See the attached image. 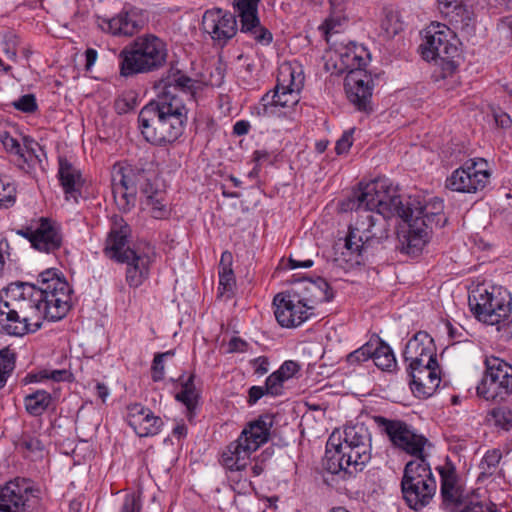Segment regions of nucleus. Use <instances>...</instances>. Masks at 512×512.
<instances>
[{
	"instance_id": "obj_45",
	"label": "nucleus",
	"mask_w": 512,
	"mask_h": 512,
	"mask_svg": "<svg viewBox=\"0 0 512 512\" xmlns=\"http://www.w3.org/2000/svg\"><path fill=\"white\" fill-rule=\"evenodd\" d=\"M175 399L181 402L186 407V416L191 421L195 414V409L198 403V394L192 390H181L175 395Z\"/></svg>"
},
{
	"instance_id": "obj_6",
	"label": "nucleus",
	"mask_w": 512,
	"mask_h": 512,
	"mask_svg": "<svg viewBox=\"0 0 512 512\" xmlns=\"http://www.w3.org/2000/svg\"><path fill=\"white\" fill-rule=\"evenodd\" d=\"M130 233L131 229L124 219L115 216L106 238L104 253L116 262L127 264L126 282L130 287L137 288L148 279L156 254L150 245L135 249L126 247Z\"/></svg>"
},
{
	"instance_id": "obj_51",
	"label": "nucleus",
	"mask_w": 512,
	"mask_h": 512,
	"mask_svg": "<svg viewBox=\"0 0 512 512\" xmlns=\"http://www.w3.org/2000/svg\"><path fill=\"white\" fill-rule=\"evenodd\" d=\"M286 382L276 371L270 374L265 382L266 392L271 396H279L283 393Z\"/></svg>"
},
{
	"instance_id": "obj_16",
	"label": "nucleus",
	"mask_w": 512,
	"mask_h": 512,
	"mask_svg": "<svg viewBox=\"0 0 512 512\" xmlns=\"http://www.w3.org/2000/svg\"><path fill=\"white\" fill-rule=\"evenodd\" d=\"M403 358L407 363V373H415L419 367L423 372L430 373L429 364L437 365L438 363L433 339L426 332L416 333L406 343Z\"/></svg>"
},
{
	"instance_id": "obj_3",
	"label": "nucleus",
	"mask_w": 512,
	"mask_h": 512,
	"mask_svg": "<svg viewBox=\"0 0 512 512\" xmlns=\"http://www.w3.org/2000/svg\"><path fill=\"white\" fill-rule=\"evenodd\" d=\"M153 174L128 163H115L111 170L112 193L116 205L123 212L130 211L140 193L141 205L149 209L155 219L169 215L165 192L153 182Z\"/></svg>"
},
{
	"instance_id": "obj_22",
	"label": "nucleus",
	"mask_w": 512,
	"mask_h": 512,
	"mask_svg": "<svg viewBox=\"0 0 512 512\" xmlns=\"http://www.w3.org/2000/svg\"><path fill=\"white\" fill-rule=\"evenodd\" d=\"M298 93L290 89H280L276 85L273 91L262 96L259 103L254 106V114L258 117H280L285 114L283 109L291 108L298 103Z\"/></svg>"
},
{
	"instance_id": "obj_33",
	"label": "nucleus",
	"mask_w": 512,
	"mask_h": 512,
	"mask_svg": "<svg viewBox=\"0 0 512 512\" xmlns=\"http://www.w3.org/2000/svg\"><path fill=\"white\" fill-rule=\"evenodd\" d=\"M340 59L348 72H350L364 69L370 60V55L363 45L351 43L340 52Z\"/></svg>"
},
{
	"instance_id": "obj_49",
	"label": "nucleus",
	"mask_w": 512,
	"mask_h": 512,
	"mask_svg": "<svg viewBox=\"0 0 512 512\" xmlns=\"http://www.w3.org/2000/svg\"><path fill=\"white\" fill-rule=\"evenodd\" d=\"M16 189L13 184L0 178V209L8 208L15 202Z\"/></svg>"
},
{
	"instance_id": "obj_63",
	"label": "nucleus",
	"mask_w": 512,
	"mask_h": 512,
	"mask_svg": "<svg viewBox=\"0 0 512 512\" xmlns=\"http://www.w3.org/2000/svg\"><path fill=\"white\" fill-rule=\"evenodd\" d=\"M253 365L255 367V372L259 375H263L268 371V360L265 357H258L253 360Z\"/></svg>"
},
{
	"instance_id": "obj_57",
	"label": "nucleus",
	"mask_w": 512,
	"mask_h": 512,
	"mask_svg": "<svg viewBox=\"0 0 512 512\" xmlns=\"http://www.w3.org/2000/svg\"><path fill=\"white\" fill-rule=\"evenodd\" d=\"M353 129L345 131L341 138L336 142L335 150L337 154H344L349 151L352 146Z\"/></svg>"
},
{
	"instance_id": "obj_59",
	"label": "nucleus",
	"mask_w": 512,
	"mask_h": 512,
	"mask_svg": "<svg viewBox=\"0 0 512 512\" xmlns=\"http://www.w3.org/2000/svg\"><path fill=\"white\" fill-rule=\"evenodd\" d=\"M265 394H267L265 386H252L248 392V403L255 404Z\"/></svg>"
},
{
	"instance_id": "obj_34",
	"label": "nucleus",
	"mask_w": 512,
	"mask_h": 512,
	"mask_svg": "<svg viewBox=\"0 0 512 512\" xmlns=\"http://www.w3.org/2000/svg\"><path fill=\"white\" fill-rule=\"evenodd\" d=\"M233 256L229 251H224L221 254L220 263L218 267V275H219V292L223 294H228V297H231L234 293V289L236 286V279L234 275V271L232 269Z\"/></svg>"
},
{
	"instance_id": "obj_27",
	"label": "nucleus",
	"mask_w": 512,
	"mask_h": 512,
	"mask_svg": "<svg viewBox=\"0 0 512 512\" xmlns=\"http://www.w3.org/2000/svg\"><path fill=\"white\" fill-rule=\"evenodd\" d=\"M31 489L26 479L17 478L0 487V512H31L27 493Z\"/></svg>"
},
{
	"instance_id": "obj_44",
	"label": "nucleus",
	"mask_w": 512,
	"mask_h": 512,
	"mask_svg": "<svg viewBox=\"0 0 512 512\" xmlns=\"http://www.w3.org/2000/svg\"><path fill=\"white\" fill-rule=\"evenodd\" d=\"M138 105V97L135 92L128 91L118 96L114 102L117 114L122 115L134 110Z\"/></svg>"
},
{
	"instance_id": "obj_35",
	"label": "nucleus",
	"mask_w": 512,
	"mask_h": 512,
	"mask_svg": "<svg viewBox=\"0 0 512 512\" xmlns=\"http://www.w3.org/2000/svg\"><path fill=\"white\" fill-rule=\"evenodd\" d=\"M304 84V75L301 66H293L291 64L284 63L280 66L277 85L280 89H290L295 92H299Z\"/></svg>"
},
{
	"instance_id": "obj_64",
	"label": "nucleus",
	"mask_w": 512,
	"mask_h": 512,
	"mask_svg": "<svg viewBox=\"0 0 512 512\" xmlns=\"http://www.w3.org/2000/svg\"><path fill=\"white\" fill-rule=\"evenodd\" d=\"M21 445L29 451L42 450L43 448L41 441L36 438H25Z\"/></svg>"
},
{
	"instance_id": "obj_46",
	"label": "nucleus",
	"mask_w": 512,
	"mask_h": 512,
	"mask_svg": "<svg viewBox=\"0 0 512 512\" xmlns=\"http://www.w3.org/2000/svg\"><path fill=\"white\" fill-rule=\"evenodd\" d=\"M491 417L496 426L507 431L512 429V410L510 408H494L491 411Z\"/></svg>"
},
{
	"instance_id": "obj_29",
	"label": "nucleus",
	"mask_w": 512,
	"mask_h": 512,
	"mask_svg": "<svg viewBox=\"0 0 512 512\" xmlns=\"http://www.w3.org/2000/svg\"><path fill=\"white\" fill-rule=\"evenodd\" d=\"M255 451L250 444L239 436L223 451L221 463L231 471L242 470L247 466L251 454Z\"/></svg>"
},
{
	"instance_id": "obj_20",
	"label": "nucleus",
	"mask_w": 512,
	"mask_h": 512,
	"mask_svg": "<svg viewBox=\"0 0 512 512\" xmlns=\"http://www.w3.org/2000/svg\"><path fill=\"white\" fill-rule=\"evenodd\" d=\"M440 475V494L445 508L456 511L465 504L464 487L458 477L455 466L446 462L437 467Z\"/></svg>"
},
{
	"instance_id": "obj_18",
	"label": "nucleus",
	"mask_w": 512,
	"mask_h": 512,
	"mask_svg": "<svg viewBox=\"0 0 512 512\" xmlns=\"http://www.w3.org/2000/svg\"><path fill=\"white\" fill-rule=\"evenodd\" d=\"M273 304L276 320L282 327H297L313 314V311L304 306L300 298H293V293L289 289L277 294Z\"/></svg>"
},
{
	"instance_id": "obj_52",
	"label": "nucleus",
	"mask_w": 512,
	"mask_h": 512,
	"mask_svg": "<svg viewBox=\"0 0 512 512\" xmlns=\"http://www.w3.org/2000/svg\"><path fill=\"white\" fill-rule=\"evenodd\" d=\"M13 106L19 111L32 113L37 110L36 98L33 94H25L15 101Z\"/></svg>"
},
{
	"instance_id": "obj_40",
	"label": "nucleus",
	"mask_w": 512,
	"mask_h": 512,
	"mask_svg": "<svg viewBox=\"0 0 512 512\" xmlns=\"http://www.w3.org/2000/svg\"><path fill=\"white\" fill-rule=\"evenodd\" d=\"M194 85L195 81L193 79L178 72L164 81L161 92H166L168 89H171L174 93L180 96V92H191Z\"/></svg>"
},
{
	"instance_id": "obj_42",
	"label": "nucleus",
	"mask_w": 512,
	"mask_h": 512,
	"mask_svg": "<svg viewBox=\"0 0 512 512\" xmlns=\"http://www.w3.org/2000/svg\"><path fill=\"white\" fill-rule=\"evenodd\" d=\"M260 0H234V8L239 18H244L247 22L257 20L258 4Z\"/></svg>"
},
{
	"instance_id": "obj_1",
	"label": "nucleus",
	"mask_w": 512,
	"mask_h": 512,
	"mask_svg": "<svg viewBox=\"0 0 512 512\" xmlns=\"http://www.w3.org/2000/svg\"><path fill=\"white\" fill-rule=\"evenodd\" d=\"M353 203L357 219L349 226L344 245L346 252H342L349 256L345 261L351 266L364 261L388 238V220L393 216L401 219L420 217V221L432 230L443 227L447 220L443 200L434 198L423 204L417 197H408L403 201L386 178L360 183L354 192Z\"/></svg>"
},
{
	"instance_id": "obj_13",
	"label": "nucleus",
	"mask_w": 512,
	"mask_h": 512,
	"mask_svg": "<svg viewBox=\"0 0 512 512\" xmlns=\"http://www.w3.org/2000/svg\"><path fill=\"white\" fill-rule=\"evenodd\" d=\"M16 234L27 239L32 248L46 254H55L63 244L60 225L47 217L31 219L17 229Z\"/></svg>"
},
{
	"instance_id": "obj_58",
	"label": "nucleus",
	"mask_w": 512,
	"mask_h": 512,
	"mask_svg": "<svg viewBox=\"0 0 512 512\" xmlns=\"http://www.w3.org/2000/svg\"><path fill=\"white\" fill-rule=\"evenodd\" d=\"M461 512H498L494 504L471 503L466 505Z\"/></svg>"
},
{
	"instance_id": "obj_48",
	"label": "nucleus",
	"mask_w": 512,
	"mask_h": 512,
	"mask_svg": "<svg viewBox=\"0 0 512 512\" xmlns=\"http://www.w3.org/2000/svg\"><path fill=\"white\" fill-rule=\"evenodd\" d=\"M372 346H374L373 341H369L362 345L360 348L356 349L355 351L351 352L347 355V362L351 365L353 364H360L362 362H365L369 359H371L373 355Z\"/></svg>"
},
{
	"instance_id": "obj_24",
	"label": "nucleus",
	"mask_w": 512,
	"mask_h": 512,
	"mask_svg": "<svg viewBox=\"0 0 512 512\" xmlns=\"http://www.w3.org/2000/svg\"><path fill=\"white\" fill-rule=\"evenodd\" d=\"M441 14L449 19L453 28L463 36L470 37L475 32L476 20L474 12L460 0H438Z\"/></svg>"
},
{
	"instance_id": "obj_56",
	"label": "nucleus",
	"mask_w": 512,
	"mask_h": 512,
	"mask_svg": "<svg viewBox=\"0 0 512 512\" xmlns=\"http://www.w3.org/2000/svg\"><path fill=\"white\" fill-rule=\"evenodd\" d=\"M164 359L163 355H155L151 367L152 379L159 382L164 378Z\"/></svg>"
},
{
	"instance_id": "obj_30",
	"label": "nucleus",
	"mask_w": 512,
	"mask_h": 512,
	"mask_svg": "<svg viewBox=\"0 0 512 512\" xmlns=\"http://www.w3.org/2000/svg\"><path fill=\"white\" fill-rule=\"evenodd\" d=\"M272 426L273 416L261 415L256 420L249 422L239 436L250 444L252 449L258 450L261 445L268 442Z\"/></svg>"
},
{
	"instance_id": "obj_55",
	"label": "nucleus",
	"mask_w": 512,
	"mask_h": 512,
	"mask_svg": "<svg viewBox=\"0 0 512 512\" xmlns=\"http://www.w3.org/2000/svg\"><path fill=\"white\" fill-rule=\"evenodd\" d=\"M300 370V365L293 360L285 361L276 372L285 380L291 379Z\"/></svg>"
},
{
	"instance_id": "obj_21",
	"label": "nucleus",
	"mask_w": 512,
	"mask_h": 512,
	"mask_svg": "<svg viewBox=\"0 0 512 512\" xmlns=\"http://www.w3.org/2000/svg\"><path fill=\"white\" fill-rule=\"evenodd\" d=\"M293 298H300L304 306L313 311L317 304L333 299L334 293L329 283L321 277L316 279H301L296 281L289 289Z\"/></svg>"
},
{
	"instance_id": "obj_15",
	"label": "nucleus",
	"mask_w": 512,
	"mask_h": 512,
	"mask_svg": "<svg viewBox=\"0 0 512 512\" xmlns=\"http://www.w3.org/2000/svg\"><path fill=\"white\" fill-rule=\"evenodd\" d=\"M403 358L407 363V373H415L419 367L423 372L430 373L429 364L437 365L438 363L433 339L426 332L416 333L406 343Z\"/></svg>"
},
{
	"instance_id": "obj_12",
	"label": "nucleus",
	"mask_w": 512,
	"mask_h": 512,
	"mask_svg": "<svg viewBox=\"0 0 512 512\" xmlns=\"http://www.w3.org/2000/svg\"><path fill=\"white\" fill-rule=\"evenodd\" d=\"M491 178V170L484 158L468 159L447 177L445 186L460 193H477L486 188Z\"/></svg>"
},
{
	"instance_id": "obj_54",
	"label": "nucleus",
	"mask_w": 512,
	"mask_h": 512,
	"mask_svg": "<svg viewBox=\"0 0 512 512\" xmlns=\"http://www.w3.org/2000/svg\"><path fill=\"white\" fill-rule=\"evenodd\" d=\"M141 507L140 495L132 493L125 496L120 512H140Z\"/></svg>"
},
{
	"instance_id": "obj_31",
	"label": "nucleus",
	"mask_w": 512,
	"mask_h": 512,
	"mask_svg": "<svg viewBox=\"0 0 512 512\" xmlns=\"http://www.w3.org/2000/svg\"><path fill=\"white\" fill-rule=\"evenodd\" d=\"M58 168V178L64 190L66 199L73 198L77 201L83 186V180L80 170L75 168L66 158L60 157Z\"/></svg>"
},
{
	"instance_id": "obj_19",
	"label": "nucleus",
	"mask_w": 512,
	"mask_h": 512,
	"mask_svg": "<svg viewBox=\"0 0 512 512\" xmlns=\"http://www.w3.org/2000/svg\"><path fill=\"white\" fill-rule=\"evenodd\" d=\"M344 85L347 98L359 111H372L373 80L370 74L364 69L350 71L345 78Z\"/></svg>"
},
{
	"instance_id": "obj_11",
	"label": "nucleus",
	"mask_w": 512,
	"mask_h": 512,
	"mask_svg": "<svg viewBox=\"0 0 512 512\" xmlns=\"http://www.w3.org/2000/svg\"><path fill=\"white\" fill-rule=\"evenodd\" d=\"M373 420L379 431L386 435L395 448L415 456L416 459L425 457L423 454L427 439L418 434L409 424L398 419H388L383 416H374Z\"/></svg>"
},
{
	"instance_id": "obj_2",
	"label": "nucleus",
	"mask_w": 512,
	"mask_h": 512,
	"mask_svg": "<svg viewBox=\"0 0 512 512\" xmlns=\"http://www.w3.org/2000/svg\"><path fill=\"white\" fill-rule=\"evenodd\" d=\"M9 291L13 302L0 296V329L12 336L36 332L41 319L61 320L71 308V288L56 269L41 272L34 284H17Z\"/></svg>"
},
{
	"instance_id": "obj_37",
	"label": "nucleus",
	"mask_w": 512,
	"mask_h": 512,
	"mask_svg": "<svg viewBox=\"0 0 512 512\" xmlns=\"http://www.w3.org/2000/svg\"><path fill=\"white\" fill-rule=\"evenodd\" d=\"M502 459V453L499 449L488 450L479 464L478 481H484L496 475L500 469L499 464Z\"/></svg>"
},
{
	"instance_id": "obj_38",
	"label": "nucleus",
	"mask_w": 512,
	"mask_h": 512,
	"mask_svg": "<svg viewBox=\"0 0 512 512\" xmlns=\"http://www.w3.org/2000/svg\"><path fill=\"white\" fill-rule=\"evenodd\" d=\"M241 32L250 33L257 43L261 45H269L272 42V33L261 26L259 17L257 20L248 19L247 22L244 18H240Z\"/></svg>"
},
{
	"instance_id": "obj_60",
	"label": "nucleus",
	"mask_w": 512,
	"mask_h": 512,
	"mask_svg": "<svg viewBox=\"0 0 512 512\" xmlns=\"http://www.w3.org/2000/svg\"><path fill=\"white\" fill-rule=\"evenodd\" d=\"M494 119L498 127L502 129H509L512 126L511 117L505 112H497L494 114Z\"/></svg>"
},
{
	"instance_id": "obj_7",
	"label": "nucleus",
	"mask_w": 512,
	"mask_h": 512,
	"mask_svg": "<svg viewBox=\"0 0 512 512\" xmlns=\"http://www.w3.org/2000/svg\"><path fill=\"white\" fill-rule=\"evenodd\" d=\"M167 56L163 39L150 33L137 36L119 52V73L128 78L157 71L166 64Z\"/></svg>"
},
{
	"instance_id": "obj_43",
	"label": "nucleus",
	"mask_w": 512,
	"mask_h": 512,
	"mask_svg": "<svg viewBox=\"0 0 512 512\" xmlns=\"http://www.w3.org/2000/svg\"><path fill=\"white\" fill-rule=\"evenodd\" d=\"M453 59L444 57L433 59L436 63V68L433 71V77L436 81L452 76L456 72L458 64Z\"/></svg>"
},
{
	"instance_id": "obj_50",
	"label": "nucleus",
	"mask_w": 512,
	"mask_h": 512,
	"mask_svg": "<svg viewBox=\"0 0 512 512\" xmlns=\"http://www.w3.org/2000/svg\"><path fill=\"white\" fill-rule=\"evenodd\" d=\"M381 28L386 33L387 37H393L402 30L397 14L389 12L381 22Z\"/></svg>"
},
{
	"instance_id": "obj_32",
	"label": "nucleus",
	"mask_w": 512,
	"mask_h": 512,
	"mask_svg": "<svg viewBox=\"0 0 512 512\" xmlns=\"http://www.w3.org/2000/svg\"><path fill=\"white\" fill-rule=\"evenodd\" d=\"M23 402L26 412L33 417L41 416L49 409L54 408V398L52 394L42 389L35 390L25 395Z\"/></svg>"
},
{
	"instance_id": "obj_17",
	"label": "nucleus",
	"mask_w": 512,
	"mask_h": 512,
	"mask_svg": "<svg viewBox=\"0 0 512 512\" xmlns=\"http://www.w3.org/2000/svg\"><path fill=\"white\" fill-rule=\"evenodd\" d=\"M148 23L145 11L137 7L123 9L112 18H104L99 23L100 28L113 36L132 37L139 33Z\"/></svg>"
},
{
	"instance_id": "obj_53",
	"label": "nucleus",
	"mask_w": 512,
	"mask_h": 512,
	"mask_svg": "<svg viewBox=\"0 0 512 512\" xmlns=\"http://www.w3.org/2000/svg\"><path fill=\"white\" fill-rule=\"evenodd\" d=\"M1 142L7 152L18 156L23 154V143L21 144L16 138L12 137L9 133L5 132L1 135Z\"/></svg>"
},
{
	"instance_id": "obj_47",
	"label": "nucleus",
	"mask_w": 512,
	"mask_h": 512,
	"mask_svg": "<svg viewBox=\"0 0 512 512\" xmlns=\"http://www.w3.org/2000/svg\"><path fill=\"white\" fill-rule=\"evenodd\" d=\"M3 52L8 59L17 61V47L19 45L18 36L13 31H6L3 34Z\"/></svg>"
},
{
	"instance_id": "obj_62",
	"label": "nucleus",
	"mask_w": 512,
	"mask_h": 512,
	"mask_svg": "<svg viewBox=\"0 0 512 512\" xmlns=\"http://www.w3.org/2000/svg\"><path fill=\"white\" fill-rule=\"evenodd\" d=\"M47 379V369L41 370L37 373H28L24 378V384L41 382Z\"/></svg>"
},
{
	"instance_id": "obj_10",
	"label": "nucleus",
	"mask_w": 512,
	"mask_h": 512,
	"mask_svg": "<svg viewBox=\"0 0 512 512\" xmlns=\"http://www.w3.org/2000/svg\"><path fill=\"white\" fill-rule=\"evenodd\" d=\"M485 371L477 395L487 401L504 400L512 394V365L496 356L484 360Z\"/></svg>"
},
{
	"instance_id": "obj_9",
	"label": "nucleus",
	"mask_w": 512,
	"mask_h": 512,
	"mask_svg": "<svg viewBox=\"0 0 512 512\" xmlns=\"http://www.w3.org/2000/svg\"><path fill=\"white\" fill-rule=\"evenodd\" d=\"M512 297L507 291L492 287H478L468 297L471 312L487 325H508L512 310Z\"/></svg>"
},
{
	"instance_id": "obj_5",
	"label": "nucleus",
	"mask_w": 512,
	"mask_h": 512,
	"mask_svg": "<svg viewBox=\"0 0 512 512\" xmlns=\"http://www.w3.org/2000/svg\"><path fill=\"white\" fill-rule=\"evenodd\" d=\"M372 435L363 423L346 425L341 437L332 433L326 443L323 467L332 474L362 471L371 459Z\"/></svg>"
},
{
	"instance_id": "obj_26",
	"label": "nucleus",
	"mask_w": 512,
	"mask_h": 512,
	"mask_svg": "<svg viewBox=\"0 0 512 512\" xmlns=\"http://www.w3.org/2000/svg\"><path fill=\"white\" fill-rule=\"evenodd\" d=\"M402 220L408 224V229L399 235L398 249L407 255L416 256L428 243L432 229L420 221V217Z\"/></svg>"
},
{
	"instance_id": "obj_23",
	"label": "nucleus",
	"mask_w": 512,
	"mask_h": 512,
	"mask_svg": "<svg viewBox=\"0 0 512 512\" xmlns=\"http://www.w3.org/2000/svg\"><path fill=\"white\" fill-rule=\"evenodd\" d=\"M202 29L220 45L227 43L237 32V22L230 13L221 10L206 11L202 18Z\"/></svg>"
},
{
	"instance_id": "obj_25",
	"label": "nucleus",
	"mask_w": 512,
	"mask_h": 512,
	"mask_svg": "<svg viewBox=\"0 0 512 512\" xmlns=\"http://www.w3.org/2000/svg\"><path fill=\"white\" fill-rule=\"evenodd\" d=\"M127 423L139 437L155 436L164 425L161 417L139 403L127 407Z\"/></svg>"
},
{
	"instance_id": "obj_61",
	"label": "nucleus",
	"mask_w": 512,
	"mask_h": 512,
	"mask_svg": "<svg viewBox=\"0 0 512 512\" xmlns=\"http://www.w3.org/2000/svg\"><path fill=\"white\" fill-rule=\"evenodd\" d=\"M248 343L239 337H233L229 341V352H244L246 351Z\"/></svg>"
},
{
	"instance_id": "obj_14",
	"label": "nucleus",
	"mask_w": 512,
	"mask_h": 512,
	"mask_svg": "<svg viewBox=\"0 0 512 512\" xmlns=\"http://www.w3.org/2000/svg\"><path fill=\"white\" fill-rule=\"evenodd\" d=\"M452 38L449 27L441 23H431L425 29L424 41L419 47L422 57L427 61L440 57L454 58L458 54V48Z\"/></svg>"
},
{
	"instance_id": "obj_41",
	"label": "nucleus",
	"mask_w": 512,
	"mask_h": 512,
	"mask_svg": "<svg viewBox=\"0 0 512 512\" xmlns=\"http://www.w3.org/2000/svg\"><path fill=\"white\" fill-rule=\"evenodd\" d=\"M15 353L9 349L0 350V390L6 385L8 378L15 369Z\"/></svg>"
},
{
	"instance_id": "obj_39",
	"label": "nucleus",
	"mask_w": 512,
	"mask_h": 512,
	"mask_svg": "<svg viewBox=\"0 0 512 512\" xmlns=\"http://www.w3.org/2000/svg\"><path fill=\"white\" fill-rule=\"evenodd\" d=\"M22 148L23 154L19 155V157L22 158L28 166H35L42 163L41 154H43V149L33 138L24 136Z\"/></svg>"
},
{
	"instance_id": "obj_4",
	"label": "nucleus",
	"mask_w": 512,
	"mask_h": 512,
	"mask_svg": "<svg viewBox=\"0 0 512 512\" xmlns=\"http://www.w3.org/2000/svg\"><path fill=\"white\" fill-rule=\"evenodd\" d=\"M187 113L181 96L168 89L140 110L138 127L147 142L165 146L181 137L188 120Z\"/></svg>"
},
{
	"instance_id": "obj_28",
	"label": "nucleus",
	"mask_w": 512,
	"mask_h": 512,
	"mask_svg": "<svg viewBox=\"0 0 512 512\" xmlns=\"http://www.w3.org/2000/svg\"><path fill=\"white\" fill-rule=\"evenodd\" d=\"M430 373H425L422 368L415 370V373H407L410 378V388L418 398H428L439 387L441 379L439 365L429 364Z\"/></svg>"
},
{
	"instance_id": "obj_36",
	"label": "nucleus",
	"mask_w": 512,
	"mask_h": 512,
	"mask_svg": "<svg viewBox=\"0 0 512 512\" xmlns=\"http://www.w3.org/2000/svg\"><path fill=\"white\" fill-rule=\"evenodd\" d=\"M372 346L374 364L383 371H393L396 366V358L391 347L382 340H376Z\"/></svg>"
},
{
	"instance_id": "obj_8",
	"label": "nucleus",
	"mask_w": 512,
	"mask_h": 512,
	"mask_svg": "<svg viewBox=\"0 0 512 512\" xmlns=\"http://www.w3.org/2000/svg\"><path fill=\"white\" fill-rule=\"evenodd\" d=\"M436 480L425 457L409 461L404 468L401 491L407 505L419 511L428 506L435 496Z\"/></svg>"
}]
</instances>
